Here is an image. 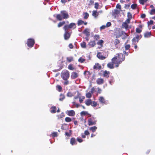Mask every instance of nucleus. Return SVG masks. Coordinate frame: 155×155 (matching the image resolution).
I'll return each instance as SVG.
<instances>
[{"label":"nucleus","instance_id":"nucleus-26","mask_svg":"<svg viewBox=\"0 0 155 155\" xmlns=\"http://www.w3.org/2000/svg\"><path fill=\"white\" fill-rule=\"evenodd\" d=\"M97 129V127L96 126H94L90 127L89 128V130L91 131L92 132H94Z\"/></svg>","mask_w":155,"mask_h":155},{"label":"nucleus","instance_id":"nucleus-17","mask_svg":"<svg viewBox=\"0 0 155 155\" xmlns=\"http://www.w3.org/2000/svg\"><path fill=\"white\" fill-rule=\"evenodd\" d=\"M70 143L72 145L77 144V143L75 138L74 137L71 138L70 140Z\"/></svg>","mask_w":155,"mask_h":155},{"label":"nucleus","instance_id":"nucleus-60","mask_svg":"<svg viewBox=\"0 0 155 155\" xmlns=\"http://www.w3.org/2000/svg\"><path fill=\"white\" fill-rule=\"evenodd\" d=\"M69 47L70 48L72 49L73 48V45H72V44H70L69 45Z\"/></svg>","mask_w":155,"mask_h":155},{"label":"nucleus","instance_id":"nucleus-7","mask_svg":"<svg viewBox=\"0 0 155 155\" xmlns=\"http://www.w3.org/2000/svg\"><path fill=\"white\" fill-rule=\"evenodd\" d=\"M35 42L34 39L29 38L28 40L27 45L30 48H32L33 47Z\"/></svg>","mask_w":155,"mask_h":155},{"label":"nucleus","instance_id":"nucleus-16","mask_svg":"<svg viewBox=\"0 0 155 155\" xmlns=\"http://www.w3.org/2000/svg\"><path fill=\"white\" fill-rule=\"evenodd\" d=\"M78 76V75L77 73L75 72H73L72 73L71 77L72 79H74L77 78Z\"/></svg>","mask_w":155,"mask_h":155},{"label":"nucleus","instance_id":"nucleus-48","mask_svg":"<svg viewBox=\"0 0 155 155\" xmlns=\"http://www.w3.org/2000/svg\"><path fill=\"white\" fill-rule=\"evenodd\" d=\"M130 47V45H126L125 46V48L126 50H128Z\"/></svg>","mask_w":155,"mask_h":155},{"label":"nucleus","instance_id":"nucleus-6","mask_svg":"<svg viewBox=\"0 0 155 155\" xmlns=\"http://www.w3.org/2000/svg\"><path fill=\"white\" fill-rule=\"evenodd\" d=\"M88 125L89 126H92L93 125H95L96 124L97 120L95 118L92 117L89 118L88 119Z\"/></svg>","mask_w":155,"mask_h":155},{"label":"nucleus","instance_id":"nucleus-22","mask_svg":"<svg viewBox=\"0 0 155 155\" xmlns=\"http://www.w3.org/2000/svg\"><path fill=\"white\" fill-rule=\"evenodd\" d=\"M110 73L109 71H105L103 74V75L104 77L108 78L109 77V74Z\"/></svg>","mask_w":155,"mask_h":155},{"label":"nucleus","instance_id":"nucleus-58","mask_svg":"<svg viewBox=\"0 0 155 155\" xmlns=\"http://www.w3.org/2000/svg\"><path fill=\"white\" fill-rule=\"evenodd\" d=\"M73 105H76V107L77 108L79 106V104H76V103H75V102H73Z\"/></svg>","mask_w":155,"mask_h":155},{"label":"nucleus","instance_id":"nucleus-21","mask_svg":"<svg viewBox=\"0 0 155 155\" xmlns=\"http://www.w3.org/2000/svg\"><path fill=\"white\" fill-rule=\"evenodd\" d=\"M88 45L91 47H93L96 45V43L95 41H91L89 42Z\"/></svg>","mask_w":155,"mask_h":155},{"label":"nucleus","instance_id":"nucleus-46","mask_svg":"<svg viewBox=\"0 0 155 155\" xmlns=\"http://www.w3.org/2000/svg\"><path fill=\"white\" fill-rule=\"evenodd\" d=\"M137 5L136 4H133L131 5V7L133 9H135L137 7Z\"/></svg>","mask_w":155,"mask_h":155},{"label":"nucleus","instance_id":"nucleus-49","mask_svg":"<svg viewBox=\"0 0 155 155\" xmlns=\"http://www.w3.org/2000/svg\"><path fill=\"white\" fill-rule=\"evenodd\" d=\"M153 21L152 20H150V21H148L147 22V24L148 25H153Z\"/></svg>","mask_w":155,"mask_h":155},{"label":"nucleus","instance_id":"nucleus-9","mask_svg":"<svg viewBox=\"0 0 155 155\" xmlns=\"http://www.w3.org/2000/svg\"><path fill=\"white\" fill-rule=\"evenodd\" d=\"M98 100L100 102L103 104H107L108 102V101L105 100L104 98L102 96L99 97Z\"/></svg>","mask_w":155,"mask_h":155},{"label":"nucleus","instance_id":"nucleus-11","mask_svg":"<svg viewBox=\"0 0 155 155\" xmlns=\"http://www.w3.org/2000/svg\"><path fill=\"white\" fill-rule=\"evenodd\" d=\"M96 83L98 85L102 84L104 82V79L101 78H98L96 81Z\"/></svg>","mask_w":155,"mask_h":155},{"label":"nucleus","instance_id":"nucleus-50","mask_svg":"<svg viewBox=\"0 0 155 155\" xmlns=\"http://www.w3.org/2000/svg\"><path fill=\"white\" fill-rule=\"evenodd\" d=\"M87 114V112L85 111H82L81 113V115H85Z\"/></svg>","mask_w":155,"mask_h":155},{"label":"nucleus","instance_id":"nucleus-51","mask_svg":"<svg viewBox=\"0 0 155 155\" xmlns=\"http://www.w3.org/2000/svg\"><path fill=\"white\" fill-rule=\"evenodd\" d=\"M99 6V4L97 2H96L95 4L94 7L96 9H98Z\"/></svg>","mask_w":155,"mask_h":155},{"label":"nucleus","instance_id":"nucleus-29","mask_svg":"<svg viewBox=\"0 0 155 155\" xmlns=\"http://www.w3.org/2000/svg\"><path fill=\"white\" fill-rule=\"evenodd\" d=\"M60 97L59 100L60 101H62L65 98L64 95L62 94H60Z\"/></svg>","mask_w":155,"mask_h":155},{"label":"nucleus","instance_id":"nucleus-43","mask_svg":"<svg viewBox=\"0 0 155 155\" xmlns=\"http://www.w3.org/2000/svg\"><path fill=\"white\" fill-rule=\"evenodd\" d=\"M68 68L71 70H73L74 69V68L72 66V65L71 64H70L68 66Z\"/></svg>","mask_w":155,"mask_h":155},{"label":"nucleus","instance_id":"nucleus-3","mask_svg":"<svg viewBox=\"0 0 155 155\" xmlns=\"http://www.w3.org/2000/svg\"><path fill=\"white\" fill-rule=\"evenodd\" d=\"M116 33H117V32L116 31L114 32V35L116 36L117 38L115 39L114 41H112V43H113L116 48H117L118 45L120 42V41L119 39H117V38L120 37L121 36V35L120 34H116Z\"/></svg>","mask_w":155,"mask_h":155},{"label":"nucleus","instance_id":"nucleus-5","mask_svg":"<svg viewBox=\"0 0 155 155\" xmlns=\"http://www.w3.org/2000/svg\"><path fill=\"white\" fill-rule=\"evenodd\" d=\"M69 72L67 70H64L62 72L61 76L64 80H67L69 78Z\"/></svg>","mask_w":155,"mask_h":155},{"label":"nucleus","instance_id":"nucleus-13","mask_svg":"<svg viewBox=\"0 0 155 155\" xmlns=\"http://www.w3.org/2000/svg\"><path fill=\"white\" fill-rule=\"evenodd\" d=\"M114 64H115L113 63V61H112L108 63L107 64V66L109 68L112 69L114 68Z\"/></svg>","mask_w":155,"mask_h":155},{"label":"nucleus","instance_id":"nucleus-23","mask_svg":"<svg viewBox=\"0 0 155 155\" xmlns=\"http://www.w3.org/2000/svg\"><path fill=\"white\" fill-rule=\"evenodd\" d=\"M85 104L87 106H89L91 105L92 103V101L91 99H87L85 101Z\"/></svg>","mask_w":155,"mask_h":155},{"label":"nucleus","instance_id":"nucleus-38","mask_svg":"<svg viewBox=\"0 0 155 155\" xmlns=\"http://www.w3.org/2000/svg\"><path fill=\"white\" fill-rule=\"evenodd\" d=\"M53 137H56L58 136V133L57 132H53L51 134Z\"/></svg>","mask_w":155,"mask_h":155},{"label":"nucleus","instance_id":"nucleus-55","mask_svg":"<svg viewBox=\"0 0 155 155\" xmlns=\"http://www.w3.org/2000/svg\"><path fill=\"white\" fill-rule=\"evenodd\" d=\"M116 7L117 8H118L120 9H121V6L119 4H117Z\"/></svg>","mask_w":155,"mask_h":155},{"label":"nucleus","instance_id":"nucleus-44","mask_svg":"<svg viewBox=\"0 0 155 155\" xmlns=\"http://www.w3.org/2000/svg\"><path fill=\"white\" fill-rule=\"evenodd\" d=\"M86 96L87 98H90L91 97V94L90 92H88L86 94Z\"/></svg>","mask_w":155,"mask_h":155},{"label":"nucleus","instance_id":"nucleus-15","mask_svg":"<svg viewBox=\"0 0 155 155\" xmlns=\"http://www.w3.org/2000/svg\"><path fill=\"white\" fill-rule=\"evenodd\" d=\"M128 18L127 19V21L128 23H130V20L132 18V15L130 12H128L127 14Z\"/></svg>","mask_w":155,"mask_h":155},{"label":"nucleus","instance_id":"nucleus-59","mask_svg":"<svg viewBox=\"0 0 155 155\" xmlns=\"http://www.w3.org/2000/svg\"><path fill=\"white\" fill-rule=\"evenodd\" d=\"M66 81L64 83V84L65 85H67L69 84V81L67 80H65Z\"/></svg>","mask_w":155,"mask_h":155},{"label":"nucleus","instance_id":"nucleus-10","mask_svg":"<svg viewBox=\"0 0 155 155\" xmlns=\"http://www.w3.org/2000/svg\"><path fill=\"white\" fill-rule=\"evenodd\" d=\"M93 68L95 70H100L101 68V66L98 63H96L94 65Z\"/></svg>","mask_w":155,"mask_h":155},{"label":"nucleus","instance_id":"nucleus-35","mask_svg":"<svg viewBox=\"0 0 155 155\" xmlns=\"http://www.w3.org/2000/svg\"><path fill=\"white\" fill-rule=\"evenodd\" d=\"M84 23V21L81 20H79L78 21L77 25L78 26Z\"/></svg>","mask_w":155,"mask_h":155},{"label":"nucleus","instance_id":"nucleus-57","mask_svg":"<svg viewBox=\"0 0 155 155\" xmlns=\"http://www.w3.org/2000/svg\"><path fill=\"white\" fill-rule=\"evenodd\" d=\"M77 140L79 143H81L83 141V140L82 139L78 137L77 138Z\"/></svg>","mask_w":155,"mask_h":155},{"label":"nucleus","instance_id":"nucleus-52","mask_svg":"<svg viewBox=\"0 0 155 155\" xmlns=\"http://www.w3.org/2000/svg\"><path fill=\"white\" fill-rule=\"evenodd\" d=\"M84 134L85 135H89L90 133L87 130H86L84 132Z\"/></svg>","mask_w":155,"mask_h":155},{"label":"nucleus","instance_id":"nucleus-61","mask_svg":"<svg viewBox=\"0 0 155 155\" xmlns=\"http://www.w3.org/2000/svg\"><path fill=\"white\" fill-rule=\"evenodd\" d=\"M64 126H67V125L66 124H63L61 126V129L63 130H65V129H64Z\"/></svg>","mask_w":155,"mask_h":155},{"label":"nucleus","instance_id":"nucleus-41","mask_svg":"<svg viewBox=\"0 0 155 155\" xmlns=\"http://www.w3.org/2000/svg\"><path fill=\"white\" fill-rule=\"evenodd\" d=\"M91 105L93 107H96L97 105V103L94 101H92Z\"/></svg>","mask_w":155,"mask_h":155},{"label":"nucleus","instance_id":"nucleus-4","mask_svg":"<svg viewBox=\"0 0 155 155\" xmlns=\"http://www.w3.org/2000/svg\"><path fill=\"white\" fill-rule=\"evenodd\" d=\"M76 28V24L74 23H71L69 25H66L63 27L64 31H68L70 29H74Z\"/></svg>","mask_w":155,"mask_h":155},{"label":"nucleus","instance_id":"nucleus-56","mask_svg":"<svg viewBox=\"0 0 155 155\" xmlns=\"http://www.w3.org/2000/svg\"><path fill=\"white\" fill-rule=\"evenodd\" d=\"M106 27V25H103L101 26L100 27V29L101 30L104 29Z\"/></svg>","mask_w":155,"mask_h":155},{"label":"nucleus","instance_id":"nucleus-12","mask_svg":"<svg viewBox=\"0 0 155 155\" xmlns=\"http://www.w3.org/2000/svg\"><path fill=\"white\" fill-rule=\"evenodd\" d=\"M67 114L70 116H74L75 114L74 111L73 110H67Z\"/></svg>","mask_w":155,"mask_h":155},{"label":"nucleus","instance_id":"nucleus-34","mask_svg":"<svg viewBox=\"0 0 155 155\" xmlns=\"http://www.w3.org/2000/svg\"><path fill=\"white\" fill-rule=\"evenodd\" d=\"M81 45L82 48H85L86 47V43L85 42H83L81 43Z\"/></svg>","mask_w":155,"mask_h":155},{"label":"nucleus","instance_id":"nucleus-62","mask_svg":"<svg viewBox=\"0 0 155 155\" xmlns=\"http://www.w3.org/2000/svg\"><path fill=\"white\" fill-rule=\"evenodd\" d=\"M146 17V15L145 14H142L141 15V17L142 18H144Z\"/></svg>","mask_w":155,"mask_h":155},{"label":"nucleus","instance_id":"nucleus-8","mask_svg":"<svg viewBox=\"0 0 155 155\" xmlns=\"http://www.w3.org/2000/svg\"><path fill=\"white\" fill-rule=\"evenodd\" d=\"M128 23L126 20L125 21L123 22L122 25V28H125L126 30H127L128 28H130L131 27H129L128 25Z\"/></svg>","mask_w":155,"mask_h":155},{"label":"nucleus","instance_id":"nucleus-42","mask_svg":"<svg viewBox=\"0 0 155 155\" xmlns=\"http://www.w3.org/2000/svg\"><path fill=\"white\" fill-rule=\"evenodd\" d=\"M150 14L151 15L155 14V8L151 9L150 12Z\"/></svg>","mask_w":155,"mask_h":155},{"label":"nucleus","instance_id":"nucleus-53","mask_svg":"<svg viewBox=\"0 0 155 155\" xmlns=\"http://www.w3.org/2000/svg\"><path fill=\"white\" fill-rule=\"evenodd\" d=\"M67 96L69 97H71L73 96V95L71 92H69L67 93Z\"/></svg>","mask_w":155,"mask_h":155},{"label":"nucleus","instance_id":"nucleus-1","mask_svg":"<svg viewBox=\"0 0 155 155\" xmlns=\"http://www.w3.org/2000/svg\"><path fill=\"white\" fill-rule=\"evenodd\" d=\"M125 56L122 53H118L112 59L111 61L115 64L116 68L118 67L125 59Z\"/></svg>","mask_w":155,"mask_h":155},{"label":"nucleus","instance_id":"nucleus-32","mask_svg":"<svg viewBox=\"0 0 155 155\" xmlns=\"http://www.w3.org/2000/svg\"><path fill=\"white\" fill-rule=\"evenodd\" d=\"M92 15L93 16L96 17L98 15V14L97 11H93L92 12Z\"/></svg>","mask_w":155,"mask_h":155},{"label":"nucleus","instance_id":"nucleus-39","mask_svg":"<svg viewBox=\"0 0 155 155\" xmlns=\"http://www.w3.org/2000/svg\"><path fill=\"white\" fill-rule=\"evenodd\" d=\"M65 121L67 122H70L71 121V118L68 117H66L65 119Z\"/></svg>","mask_w":155,"mask_h":155},{"label":"nucleus","instance_id":"nucleus-18","mask_svg":"<svg viewBox=\"0 0 155 155\" xmlns=\"http://www.w3.org/2000/svg\"><path fill=\"white\" fill-rule=\"evenodd\" d=\"M97 56L99 59L101 60H104L106 58L105 57L102 55L101 52H98L97 53Z\"/></svg>","mask_w":155,"mask_h":155},{"label":"nucleus","instance_id":"nucleus-30","mask_svg":"<svg viewBox=\"0 0 155 155\" xmlns=\"http://www.w3.org/2000/svg\"><path fill=\"white\" fill-rule=\"evenodd\" d=\"M67 61L69 62H70L71 61L74 60V58L73 57H67L66 58Z\"/></svg>","mask_w":155,"mask_h":155},{"label":"nucleus","instance_id":"nucleus-19","mask_svg":"<svg viewBox=\"0 0 155 155\" xmlns=\"http://www.w3.org/2000/svg\"><path fill=\"white\" fill-rule=\"evenodd\" d=\"M140 36V38L142 37V35H137L135 37H134L132 39V41H137L138 42V39L139 38Z\"/></svg>","mask_w":155,"mask_h":155},{"label":"nucleus","instance_id":"nucleus-37","mask_svg":"<svg viewBox=\"0 0 155 155\" xmlns=\"http://www.w3.org/2000/svg\"><path fill=\"white\" fill-rule=\"evenodd\" d=\"M83 15H84V18L85 19H87L89 17V14L87 12L83 13Z\"/></svg>","mask_w":155,"mask_h":155},{"label":"nucleus","instance_id":"nucleus-28","mask_svg":"<svg viewBox=\"0 0 155 155\" xmlns=\"http://www.w3.org/2000/svg\"><path fill=\"white\" fill-rule=\"evenodd\" d=\"M72 134V131L71 130H69V132H65V135L70 137L71 136V135Z\"/></svg>","mask_w":155,"mask_h":155},{"label":"nucleus","instance_id":"nucleus-2","mask_svg":"<svg viewBox=\"0 0 155 155\" xmlns=\"http://www.w3.org/2000/svg\"><path fill=\"white\" fill-rule=\"evenodd\" d=\"M69 17V15L68 12L65 10L61 11L59 14H57L56 18L57 20L61 21L62 19H66Z\"/></svg>","mask_w":155,"mask_h":155},{"label":"nucleus","instance_id":"nucleus-45","mask_svg":"<svg viewBox=\"0 0 155 155\" xmlns=\"http://www.w3.org/2000/svg\"><path fill=\"white\" fill-rule=\"evenodd\" d=\"M147 1V0H139V2L142 5H144Z\"/></svg>","mask_w":155,"mask_h":155},{"label":"nucleus","instance_id":"nucleus-27","mask_svg":"<svg viewBox=\"0 0 155 155\" xmlns=\"http://www.w3.org/2000/svg\"><path fill=\"white\" fill-rule=\"evenodd\" d=\"M151 35V33L150 32H146L144 34V36L145 38H149Z\"/></svg>","mask_w":155,"mask_h":155},{"label":"nucleus","instance_id":"nucleus-40","mask_svg":"<svg viewBox=\"0 0 155 155\" xmlns=\"http://www.w3.org/2000/svg\"><path fill=\"white\" fill-rule=\"evenodd\" d=\"M56 88L58 89V91L59 92H61L62 91V88L59 85H58L56 86Z\"/></svg>","mask_w":155,"mask_h":155},{"label":"nucleus","instance_id":"nucleus-36","mask_svg":"<svg viewBox=\"0 0 155 155\" xmlns=\"http://www.w3.org/2000/svg\"><path fill=\"white\" fill-rule=\"evenodd\" d=\"M78 61L81 63H83L85 61V59L80 57L78 60Z\"/></svg>","mask_w":155,"mask_h":155},{"label":"nucleus","instance_id":"nucleus-14","mask_svg":"<svg viewBox=\"0 0 155 155\" xmlns=\"http://www.w3.org/2000/svg\"><path fill=\"white\" fill-rule=\"evenodd\" d=\"M65 32L64 35V39L65 40L68 39L70 36V34L68 33V31H65Z\"/></svg>","mask_w":155,"mask_h":155},{"label":"nucleus","instance_id":"nucleus-25","mask_svg":"<svg viewBox=\"0 0 155 155\" xmlns=\"http://www.w3.org/2000/svg\"><path fill=\"white\" fill-rule=\"evenodd\" d=\"M51 112L52 113H54L56 112L57 108L55 106H52L51 107Z\"/></svg>","mask_w":155,"mask_h":155},{"label":"nucleus","instance_id":"nucleus-24","mask_svg":"<svg viewBox=\"0 0 155 155\" xmlns=\"http://www.w3.org/2000/svg\"><path fill=\"white\" fill-rule=\"evenodd\" d=\"M65 24V22L64 21H62V22H60L58 24V28L61 27Z\"/></svg>","mask_w":155,"mask_h":155},{"label":"nucleus","instance_id":"nucleus-47","mask_svg":"<svg viewBox=\"0 0 155 155\" xmlns=\"http://www.w3.org/2000/svg\"><path fill=\"white\" fill-rule=\"evenodd\" d=\"M136 31L137 33H140L142 31V30L139 28H137L136 29Z\"/></svg>","mask_w":155,"mask_h":155},{"label":"nucleus","instance_id":"nucleus-63","mask_svg":"<svg viewBox=\"0 0 155 155\" xmlns=\"http://www.w3.org/2000/svg\"><path fill=\"white\" fill-rule=\"evenodd\" d=\"M150 149L147 150L146 152V153L147 154H148L150 152Z\"/></svg>","mask_w":155,"mask_h":155},{"label":"nucleus","instance_id":"nucleus-54","mask_svg":"<svg viewBox=\"0 0 155 155\" xmlns=\"http://www.w3.org/2000/svg\"><path fill=\"white\" fill-rule=\"evenodd\" d=\"M111 25V24L110 22H108L107 23L106 25V27H110V26Z\"/></svg>","mask_w":155,"mask_h":155},{"label":"nucleus","instance_id":"nucleus-20","mask_svg":"<svg viewBox=\"0 0 155 155\" xmlns=\"http://www.w3.org/2000/svg\"><path fill=\"white\" fill-rule=\"evenodd\" d=\"M83 32L84 34H85L87 37H88L90 35L89 30L88 28H85Z\"/></svg>","mask_w":155,"mask_h":155},{"label":"nucleus","instance_id":"nucleus-31","mask_svg":"<svg viewBox=\"0 0 155 155\" xmlns=\"http://www.w3.org/2000/svg\"><path fill=\"white\" fill-rule=\"evenodd\" d=\"M104 42V41L102 40H101L98 41L97 42V44L98 45H100L101 46H103V44Z\"/></svg>","mask_w":155,"mask_h":155},{"label":"nucleus","instance_id":"nucleus-64","mask_svg":"<svg viewBox=\"0 0 155 155\" xmlns=\"http://www.w3.org/2000/svg\"><path fill=\"white\" fill-rule=\"evenodd\" d=\"M79 101L80 103H81L83 101L82 99L80 97H79Z\"/></svg>","mask_w":155,"mask_h":155},{"label":"nucleus","instance_id":"nucleus-33","mask_svg":"<svg viewBox=\"0 0 155 155\" xmlns=\"http://www.w3.org/2000/svg\"><path fill=\"white\" fill-rule=\"evenodd\" d=\"M100 36L99 35H96L94 36L93 38L95 41H97L100 38Z\"/></svg>","mask_w":155,"mask_h":155}]
</instances>
